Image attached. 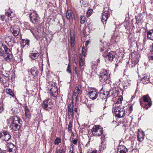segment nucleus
I'll use <instances>...</instances> for the list:
<instances>
[{
    "mask_svg": "<svg viewBox=\"0 0 153 153\" xmlns=\"http://www.w3.org/2000/svg\"><path fill=\"white\" fill-rule=\"evenodd\" d=\"M9 123H11L10 127L15 131L19 130L22 124L21 120L16 116L11 117L7 120Z\"/></svg>",
    "mask_w": 153,
    "mask_h": 153,
    "instance_id": "obj_1",
    "label": "nucleus"
},
{
    "mask_svg": "<svg viewBox=\"0 0 153 153\" xmlns=\"http://www.w3.org/2000/svg\"><path fill=\"white\" fill-rule=\"evenodd\" d=\"M91 131L94 136L99 137L103 133V130L99 125H95L91 129Z\"/></svg>",
    "mask_w": 153,
    "mask_h": 153,
    "instance_id": "obj_2",
    "label": "nucleus"
},
{
    "mask_svg": "<svg viewBox=\"0 0 153 153\" xmlns=\"http://www.w3.org/2000/svg\"><path fill=\"white\" fill-rule=\"evenodd\" d=\"M53 103L51 100H44L42 104V107L44 109L49 111L53 107Z\"/></svg>",
    "mask_w": 153,
    "mask_h": 153,
    "instance_id": "obj_3",
    "label": "nucleus"
},
{
    "mask_svg": "<svg viewBox=\"0 0 153 153\" xmlns=\"http://www.w3.org/2000/svg\"><path fill=\"white\" fill-rule=\"evenodd\" d=\"M30 21L34 24H37L39 20V17L36 11L31 13L30 15Z\"/></svg>",
    "mask_w": 153,
    "mask_h": 153,
    "instance_id": "obj_4",
    "label": "nucleus"
},
{
    "mask_svg": "<svg viewBox=\"0 0 153 153\" xmlns=\"http://www.w3.org/2000/svg\"><path fill=\"white\" fill-rule=\"evenodd\" d=\"M108 72L106 70H105L99 76V79L100 82H105L109 78Z\"/></svg>",
    "mask_w": 153,
    "mask_h": 153,
    "instance_id": "obj_5",
    "label": "nucleus"
},
{
    "mask_svg": "<svg viewBox=\"0 0 153 153\" xmlns=\"http://www.w3.org/2000/svg\"><path fill=\"white\" fill-rule=\"evenodd\" d=\"M108 72L106 70H105L99 76V79L100 82H105L109 78Z\"/></svg>",
    "mask_w": 153,
    "mask_h": 153,
    "instance_id": "obj_6",
    "label": "nucleus"
},
{
    "mask_svg": "<svg viewBox=\"0 0 153 153\" xmlns=\"http://www.w3.org/2000/svg\"><path fill=\"white\" fill-rule=\"evenodd\" d=\"M117 108L115 106V117L121 118L124 117L125 112L123 110V109L120 108V105H117Z\"/></svg>",
    "mask_w": 153,
    "mask_h": 153,
    "instance_id": "obj_7",
    "label": "nucleus"
},
{
    "mask_svg": "<svg viewBox=\"0 0 153 153\" xmlns=\"http://www.w3.org/2000/svg\"><path fill=\"white\" fill-rule=\"evenodd\" d=\"M10 30L14 36H16L19 33L20 28L18 25H14L10 27Z\"/></svg>",
    "mask_w": 153,
    "mask_h": 153,
    "instance_id": "obj_8",
    "label": "nucleus"
},
{
    "mask_svg": "<svg viewBox=\"0 0 153 153\" xmlns=\"http://www.w3.org/2000/svg\"><path fill=\"white\" fill-rule=\"evenodd\" d=\"M109 10L108 8H105L103 10L102 13V18L101 21L102 22L103 24H104V22L106 23V22L107 20L109 14H108Z\"/></svg>",
    "mask_w": 153,
    "mask_h": 153,
    "instance_id": "obj_9",
    "label": "nucleus"
},
{
    "mask_svg": "<svg viewBox=\"0 0 153 153\" xmlns=\"http://www.w3.org/2000/svg\"><path fill=\"white\" fill-rule=\"evenodd\" d=\"M1 139L5 141H7L9 140L11 137V136L9 133L5 131H4L1 133Z\"/></svg>",
    "mask_w": 153,
    "mask_h": 153,
    "instance_id": "obj_10",
    "label": "nucleus"
},
{
    "mask_svg": "<svg viewBox=\"0 0 153 153\" xmlns=\"http://www.w3.org/2000/svg\"><path fill=\"white\" fill-rule=\"evenodd\" d=\"M7 146L8 149L10 153H16L17 148L16 146L12 143H9L7 145Z\"/></svg>",
    "mask_w": 153,
    "mask_h": 153,
    "instance_id": "obj_11",
    "label": "nucleus"
},
{
    "mask_svg": "<svg viewBox=\"0 0 153 153\" xmlns=\"http://www.w3.org/2000/svg\"><path fill=\"white\" fill-rule=\"evenodd\" d=\"M88 95L91 99L94 100L96 99L98 96V93L97 91L95 89H93L92 91H90L88 92Z\"/></svg>",
    "mask_w": 153,
    "mask_h": 153,
    "instance_id": "obj_12",
    "label": "nucleus"
},
{
    "mask_svg": "<svg viewBox=\"0 0 153 153\" xmlns=\"http://www.w3.org/2000/svg\"><path fill=\"white\" fill-rule=\"evenodd\" d=\"M121 143L118 146L117 153H126L127 151V149L124 145L121 144Z\"/></svg>",
    "mask_w": 153,
    "mask_h": 153,
    "instance_id": "obj_13",
    "label": "nucleus"
},
{
    "mask_svg": "<svg viewBox=\"0 0 153 153\" xmlns=\"http://www.w3.org/2000/svg\"><path fill=\"white\" fill-rule=\"evenodd\" d=\"M104 91L106 92V94L105 93H103L101 92H100V93L99 94V97L102 99H105L106 98L107 96L110 97V94L112 95L111 91H108L104 90Z\"/></svg>",
    "mask_w": 153,
    "mask_h": 153,
    "instance_id": "obj_14",
    "label": "nucleus"
},
{
    "mask_svg": "<svg viewBox=\"0 0 153 153\" xmlns=\"http://www.w3.org/2000/svg\"><path fill=\"white\" fill-rule=\"evenodd\" d=\"M51 95L53 97H57L58 94L57 88L55 86H53L50 89Z\"/></svg>",
    "mask_w": 153,
    "mask_h": 153,
    "instance_id": "obj_15",
    "label": "nucleus"
},
{
    "mask_svg": "<svg viewBox=\"0 0 153 153\" xmlns=\"http://www.w3.org/2000/svg\"><path fill=\"white\" fill-rule=\"evenodd\" d=\"M74 31L73 30H71L70 31V40H71V47L73 48L75 45V36H74Z\"/></svg>",
    "mask_w": 153,
    "mask_h": 153,
    "instance_id": "obj_16",
    "label": "nucleus"
},
{
    "mask_svg": "<svg viewBox=\"0 0 153 153\" xmlns=\"http://www.w3.org/2000/svg\"><path fill=\"white\" fill-rule=\"evenodd\" d=\"M140 105L144 108H145L146 110H147L152 105V102L151 101L146 102H143L142 101H141Z\"/></svg>",
    "mask_w": 153,
    "mask_h": 153,
    "instance_id": "obj_17",
    "label": "nucleus"
},
{
    "mask_svg": "<svg viewBox=\"0 0 153 153\" xmlns=\"http://www.w3.org/2000/svg\"><path fill=\"white\" fill-rule=\"evenodd\" d=\"M9 78L8 77L3 76L2 78H0V80L1 81L2 83L4 85V86L7 87L9 85Z\"/></svg>",
    "mask_w": 153,
    "mask_h": 153,
    "instance_id": "obj_18",
    "label": "nucleus"
},
{
    "mask_svg": "<svg viewBox=\"0 0 153 153\" xmlns=\"http://www.w3.org/2000/svg\"><path fill=\"white\" fill-rule=\"evenodd\" d=\"M100 42H101V45L102 46L100 51H101L105 53V52L107 51L106 48L108 47V44L105 42L102 41V40H101Z\"/></svg>",
    "mask_w": 153,
    "mask_h": 153,
    "instance_id": "obj_19",
    "label": "nucleus"
},
{
    "mask_svg": "<svg viewBox=\"0 0 153 153\" xmlns=\"http://www.w3.org/2000/svg\"><path fill=\"white\" fill-rule=\"evenodd\" d=\"M66 16L67 19L72 20L74 19V15L70 10H68L66 13Z\"/></svg>",
    "mask_w": 153,
    "mask_h": 153,
    "instance_id": "obj_20",
    "label": "nucleus"
},
{
    "mask_svg": "<svg viewBox=\"0 0 153 153\" xmlns=\"http://www.w3.org/2000/svg\"><path fill=\"white\" fill-rule=\"evenodd\" d=\"M9 9L7 12H5V14L6 16L10 18L11 19H12L15 16V13L13 10H10V8Z\"/></svg>",
    "mask_w": 153,
    "mask_h": 153,
    "instance_id": "obj_21",
    "label": "nucleus"
},
{
    "mask_svg": "<svg viewBox=\"0 0 153 153\" xmlns=\"http://www.w3.org/2000/svg\"><path fill=\"white\" fill-rule=\"evenodd\" d=\"M5 60L9 62H13L14 61V59L13 57V56L11 52V53L7 54V56L5 57Z\"/></svg>",
    "mask_w": 153,
    "mask_h": 153,
    "instance_id": "obj_22",
    "label": "nucleus"
},
{
    "mask_svg": "<svg viewBox=\"0 0 153 153\" xmlns=\"http://www.w3.org/2000/svg\"><path fill=\"white\" fill-rule=\"evenodd\" d=\"M147 37L148 39L153 40V30H147Z\"/></svg>",
    "mask_w": 153,
    "mask_h": 153,
    "instance_id": "obj_23",
    "label": "nucleus"
},
{
    "mask_svg": "<svg viewBox=\"0 0 153 153\" xmlns=\"http://www.w3.org/2000/svg\"><path fill=\"white\" fill-rule=\"evenodd\" d=\"M28 73L29 74L30 73L34 76H37L38 74L37 71L36 70V68L34 67H32L30 70H29Z\"/></svg>",
    "mask_w": 153,
    "mask_h": 153,
    "instance_id": "obj_24",
    "label": "nucleus"
},
{
    "mask_svg": "<svg viewBox=\"0 0 153 153\" xmlns=\"http://www.w3.org/2000/svg\"><path fill=\"white\" fill-rule=\"evenodd\" d=\"M39 55V54L38 52H32L30 54L29 56L32 59L35 60L38 58Z\"/></svg>",
    "mask_w": 153,
    "mask_h": 153,
    "instance_id": "obj_25",
    "label": "nucleus"
},
{
    "mask_svg": "<svg viewBox=\"0 0 153 153\" xmlns=\"http://www.w3.org/2000/svg\"><path fill=\"white\" fill-rule=\"evenodd\" d=\"M115 55L116 56V58H118L119 59V62L120 60L123 58V55L122 53V51L121 52L119 50H117L115 51Z\"/></svg>",
    "mask_w": 153,
    "mask_h": 153,
    "instance_id": "obj_26",
    "label": "nucleus"
},
{
    "mask_svg": "<svg viewBox=\"0 0 153 153\" xmlns=\"http://www.w3.org/2000/svg\"><path fill=\"white\" fill-rule=\"evenodd\" d=\"M79 67H82L85 64V57L82 56H79Z\"/></svg>",
    "mask_w": 153,
    "mask_h": 153,
    "instance_id": "obj_27",
    "label": "nucleus"
},
{
    "mask_svg": "<svg viewBox=\"0 0 153 153\" xmlns=\"http://www.w3.org/2000/svg\"><path fill=\"white\" fill-rule=\"evenodd\" d=\"M149 78L148 76L146 75H145L141 79V81L142 83L144 84H146L148 83L149 82Z\"/></svg>",
    "mask_w": 153,
    "mask_h": 153,
    "instance_id": "obj_28",
    "label": "nucleus"
},
{
    "mask_svg": "<svg viewBox=\"0 0 153 153\" xmlns=\"http://www.w3.org/2000/svg\"><path fill=\"white\" fill-rule=\"evenodd\" d=\"M25 109L26 117L29 118L30 117L31 114L27 106H25Z\"/></svg>",
    "mask_w": 153,
    "mask_h": 153,
    "instance_id": "obj_29",
    "label": "nucleus"
},
{
    "mask_svg": "<svg viewBox=\"0 0 153 153\" xmlns=\"http://www.w3.org/2000/svg\"><path fill=\"white\" fill-rule=\"evenodd\" d=\"M21 44L22 48H24L26 45H27V48L29 45V41L28 40L23 39Z\"/></svg>",
    "mask_w": 153,
    "mask_h": 153,
    "instance_id": "obj_30",
    "label": "nucleus"
},
{
    "mask_svg": "<svg viewBox=\"0 0 153 153\" xmlns=\"http://www.w3.org/2000/svg\"><path fill=\"white\" fill-rule=\"evenodd\" d=\"M137 138L140 141H142L144 138L143 132H140L137 134Z\"/></svg>",
    "mask_w": 153,
    "mask_h": 153,
    "instance_id": "obj_31",
    "label": "nucleus"
},
{
    "mask_svg": "<svg viewBox=\"0 0 153 153\" xmlns=\"http://www.w3.org/2000/svg\"><path fill=\"white\" fill-rule=\"evenodd\" d=\"M2 47L3 48L6 53L9 54L11 53V51L10 49L7 47L5 45H2Z\"/></svg>",
    "mask_w": 153,
    "mask_h": 153,
    "instance_id": "obj_32",
    "label": "nucleus"
},
{
    "mask_svg": "<svg viewBox=\"0 0 153 153\" xmlns=\"http://www.w3.org/2000/svg\"><path fill=\"white\" fill-rule=\"evenodd\" d=\"M105 58L108 59L110 61H112L113 59V55L111 53H108L105 57Z\"/></svg>",
    "mask_w": 153,
    "mask_h": 153,
    "instance_id": "obj_33",
    "label": "nucleus"
},
{
    "mask_svg": "<svg viewBox=\"0 0 153 153\" xmlns=\"http://www.w3.org/2000/svg\"><path fill=\"white\" fill-rule=\"evenodd\" d=\"M66 149V146L63 145L62 148H61L60 149L57 151V153H65Z\"/></svg>",
    "mask_w": 153,
    "mask_h": 153,
    "instance_id": "obj_34",
    "label": "nucleus"
},
{
    "mask_svg": "<svg viewBox=\"0 0 153 153\" xmlns=\"http://www.w3.org/2000/svg\"><path fill=\"white\" fill-rule=\"evenodd\" d=\"M109 87V85L108 84L106 85H104V86H103L102 88L100 90V92H101L102 91L103 93H105L106 94V92L104 91V90L108 91H110L109 90H108L107 89V88Z\"/></svg>",
    "mask_w": 153,
    "mask_h": 153,
    "instance_id": "obj_35",
    "label": "nucleus"
},
{
    "mask_svg": "<svg viewBox=\"0 0 153 153\" xmlns=\"http://www.w3.org/2000/svg\"><path fill=\"white\" fill-rule=\"evenodd\" d=\"M122 98L121 96L117 98V101L115 103V105L116 107L117 108V105L118 106L120 105V106L121 104Z\"/></svg>",
    "mask_w": 153,
    "mask_h": 153,
    "instance_id": "obj_36",
    "label": "nucleus"
},
{
    "mask_svg": "<svg viewBox=\"0 0 153 153\" xmlns=\"http://www.w3.org/2000/svg\"><path fill=\"white\" fill-rule=\"evenodd\" d=\"M81 92L82 91L79 87H76L74 91V94H80Z\"/></svg>",
    "mask_w": 153,
    "mask_h": 153,
    "instance_id": "obj_37",
    "label": "nucleus"
},
{
    "mask_svg": "<svg viewBox=\"0 0 153 153\" xmlns=\"http://www.w3.org/2000/svg\"><path fill=\"white\" fill-rule=\"evenodd\" d=\"M129 84V82L126 79L123 80L122 83V84L123 85V87L124 88L128 85Z\"/></svg>",
    "mask_w": 153,
    "mask_h": 153,
    "instance_id": "obj_38",
    "label": "nucleus"
},
{
    "mask_svg": "<svg viewBox=\"0 0 153 153\" xmlns=\"http://www.w3.org/2000/svg\"><path fill=\"white\" fill-rule=\"evenodd\" d=\"M68 111L69 115L71 116L72 117H74V114L73 108H68Z\"/></svg>",
    "mask_w": 153,
    "mask_h": 153,
    "instance_id": "obj_39",
    "label": "nucleus"
},
{
    "mask_svg": "<svg viewBox=\"0 0 153 153\" xmlns=\"http://www.w3.org/2000/svg\"><path fill=\"white\" fill-rule=\"evenodd\" d=\"M6 92L8 94H9L10 96L13 97V93L12 90L10 89L7 88L6 89Z\"/></svg>",
    "mask_w": 153,
    "mask_h": 153,
    "instance_id": "obj_40",
    "label": "nucleus"
},
{
    "mask_svg": "<svg viewBox=\"0 0 153 153\" xmlns=\"http://www.w3.org/2000/svg\"><path fill=\"white\" fill-rule=\"evenodd\" d=\"M85 17L84 15H81L80 17V23L82 24H84L85 22Z\"/></svg>",
    "mask_w": 153,
    "mask_h": 153,
    "instance_id": "obj_41",
    "label": "nucleus"
},
{
    "mask_svg": "<svg viewBox=\"0 0 153 153\" xmlns=\"http://www.w3.org/2000/svg\"><path fill=\"white\" fill-rule=\"evenodd\" d=\"M149 97H148L147 95L143 96L142 98V99L143 101H142V102H146L150 101V100H149Z\"/></svg>",
    "mask_w": 153,
    "mask_h": 153,
    "instance_id": "obj_42",
    "label": "nucleus"
},
{
    "mask_svg": "<svg viewBox=\"0 0 153 153\" xmlns=\"http://www.w3.org/2000/svg\"><path fill=\"white\" fill-rule=\"evenodd\" d=\"M61 139L58 138L56 137L54 141V144L56 145H58L59 143L61 142Z\"/></svg>",
    "mask_w": 153,
    "mask_h": 153,
    "instance_id": "obj_43",
    "label": "nucleus"
},
{
    "mask_svg": "<svg viewBox=\"0 0 153 153\" xmlns=\"http://www.w3.org/2000/svg\"><path fill=\"white\" fill-rule=\"evenodd\" d=\"M149 60L150 62L153 61V52H151L149 55Z\"/></svg>",
    "mask_w": 153,
    "mask_h": 153,
    "instance_id": "obj_44",
    "label": "nucleus"
},
{
    "mask_svg": "<svg viewBox=\"0 0 153 153\" xmlns=\"http://www.w3.org/2000/svg\"><path fill=\"white\" fill-rule=\"evenodd\" d=\"M93 10L91 9H89L86 12V16H91Z\"/></svg>",
    "mask_w": 153,
    "mask_h": 153,
    "instance_id": "obj_45",
    "label": "nucleus"
},
{
    "mask_svg": "<svg viewBox=\"0 0 153 153\" xmlns=\"http://www.w3.org/2000/svg\"><path fill=\"white\" fill-rule=\"evenodd\" d=\"M72 123V122L71 120H70L69 123L68 125V130L69 131H71V130Z\"/></svg>",
    "mask_w": 153,
    "mask_h": 153,
    "instance_id": "obj_46",
    "label": "nucleus"
},
{
    "mask_svg": "<svg viewBox=\"0 0 153 153\" xmlns=\"http://www.w3.org/2000/svg\"><path fill=\"white\" fill-rule=\"evenodd\" d=\"M131 61L133 62V63H132L133 65H131V66L132 67L135 66V65H136V64L138 62V61L137 60H134V59H132Z\"/></svg>",
    "mask_w": 153,
    "mask_h": 153,
    "instance_id": "obj_47",
    "label": "nucleus"
},
{
    "mask_svg": "<svg viewBox=\"0 0 153 153\" xmlns=\"http://www.w3.org/2000/svg\"><path fill=\"white\" fill-rule=\"evenodd\" d=\"M85 51V48L83 47L82 48V56L84 57H85L86 56Z\"/></svg>",
    "mask_w": 153,
    "mask_h": 153,
    "instance_id": "obj_48",
    "label": "nucleus"
},
{
    "mask_svg": "<svg viewBox=\"0 0 153 153\" xmlns=\"http://www.w3.org/2000/svg\"><path fill=\"white\" fill-rule=\"evenodd\" d=\"M77 56L76 55H75L74 56V57L73 59V61L74 62H75V63L76 64V62L77 61Z\"/></svg>",
    "mask_w": 153,
    "mask_h": 153,
    "instance_id": "obj_49",
    "label": "nucleus"
},
{
    "mask_svg": "<svg viewBox=\"0 0 153 153\" xmlns=\"http://www.w3.org/2000/svg\"><path fill=\"white\" fill-rule=\"evenodd\" d=\"M66 71L67 72H68L69 73L71 74V69L70 68V66L69 64L68 65V68L66 70Z\"/></svg>",
    "mask_w": 153,
    "mask_h": 153,
    "instance_id": "obj_50",
    "label": "nucleus"
},
{
    "mask_svg": "<svg viewBox=\"0 0 153 153\" xmlns=\"http://www.w3.org/2000/svg\"><path fill=\"white\" fill-rule=\"evenodd\" d=\"M4 109L3 104L0 103V113H1L3 111Z\"/></svg>",
    "mask_w": 153,
    "mask_h": 153,
    "instance_id": "obj_51",
    "label": "nucleus"
},
{
    "mask_svg": "<svg viewBox=\"0 0 153 153\" xmlns=\"http://www.w3.org/2000/svg\"><path fill=\"white\" fill-rule=\"evenodd\" d=\"M73 141L72 143L73 144L77 145V140L76 139H72Z\"/></svg>",
    "mask_w": 153,
    "mask_h": 153,
    "instance_id": "obj_52",
    "label": "nucleus"
},
{
    "mask_svg": "<svg viewBox=\"0 0 153 153\" xmlns=\"http://www.w3.org/2000/svg\"><path fill=\"white\" fill-rule=\"evenodd\" d=\"M4 51L2 50L1 48H0V56H2L4 54Z\"/></svg>",
    "mask_w": 153,
    "mask_h": 153,
    "instance_id": "obj_53",
    "label": "nucleus"
},
{
    "mask_svg": "<svg viewBox=\"0 0 153 153\" xmlns=\"http://www.w3.org/2000/svg\"><path fill=\"white\" fill-rule=\"evenodd\" d=\"M105 138V137L104 135L103 136H102L101 137V143L102 144L103 143V142L104 141V139Z\"/></svg>",
    "mask_w": 153,
    "mask_h": 153,
    "instance_id": "obj_54",
    "label": "nucleus"
},
{
    "mask_svg": "<svg viewBox=\"0 0 153 153\" xmlns=\"http://www.w3.org/2000/svg\"><path fill=\"white\" fill-rule=\"evenodd\" d=\"M95 75H96V73L94 71H92L91 74V77H92V76H94Z\"/></svg>",
    "mask_w": 153,
    "mask_h": 153,
    "instance_id": "obj_55",
    "label": "nucleus"
},
{
    "mask_svg": "<svg viewBox=\"0 0 153 153\" xmlns=\"http://www.w3.org/2000/svg\"><path fill=\"white\" fill-rule=\"evenodd\" d=\"M1 19L2 21H4L5 19V16L4 15H2L1 16Z\"/></svg>",
    "mask_w": 153,
    "mask_h": 153,
    "instance_id": "obj_56",
    "label": "nucleus"
},
{
    "mask_svg": "<svg viewBox=\"0 0 153 153\" xmlns=\"http://www.w3.org/2000/svg\"><path fill=\"white\" fill-rule=\"evenodd\" d=\"M89 43V40L87 41L85 43V46H87Z\"/></svg>",
    "mask_w": 153,
    "mask_h": 153,
    "instance_id": "obj_57",
    "label": "nucleus"
},
{
    "mask_svg": "<svg viewBox=\"0 0 153 153\" xmlns=\"http://www.w3.org/2000/svg\"><path fill=\"white\" fill-rule=\"evenodd\" d=\"M74 71L75 74H77V69L76 67H75L74 68Z\"/></svg>",
    "mask_w": 153,
    "mask_h": 153,
    "instance_id": "obj_58",
    "label": "nucleus"
},
{
    "mask_svg": "<svg viewBox=\"0 0 153 153\" xmlns=\"http://www.w3.org/2000/svg\"><path fill=\"white\" fill-rule=\"evenodd\" d=\"M88 153H98L97 152V151L96 150H94L93 151H92L91 152H88Z\"/></svg>",
    "mask_w": 153,
    "mask_h": 153,
    "instance_id": "obj_59",
    "label": "nucleus"
},
{
    "mask_svg": "<svg viewBox=\"0 0 153 153\" xmlns=\"http://www.w3.org/2000/svg\"><path fill=\"white\" fill-rule=\"evenodd\" d=\"M135 93L134 94L133 96H132L131 97V101H132L133 100V98H134L135 97Z\"/></svg>",
    "mask_w": 153,
    "mask_h": 153,
    "instance_id": "obj_60",
    "label": "nucleus"
},
{
    "mask_svg": "<svg viewBox=\"0 0 153 153\" xmlns=\"http://www.w3.org/2000/svg\"><path fill=\"white\" fill-rule=\"evenodd\" d=\"M112 112L114 114V112H115V108H114V107H113V108H112Z\"/></svg>",
    "mask_w": 153,
    "mask_h": 153,
    "instance_id": "obj_61",
    "label": "nucleus"
},
{
    "mask_svg": "<svg viewBox=\"0 0 153 153\" xmlns=\"http://www.w3.org/2000/svg\"><path fill=\"white\" fill-rule=\"evenodd\" d=\"M97 65L98 64V63L100 62L99 59H98L97 60Z\"/></svg>",
    "mask_w": 153,
    "mask_h": 153,
    "instance_id": "obj_62",
    "label": "nucleus"
},
{
    "mask_svg": "<svg viewBox=\"0 0 153 153\" xmlns=\"http://www.w3.org/2000/svg\"><path fill=\"white\" fill-rule=\"evenodd\" d=\"M69 153H74V152L70 150L69 151Z\"/></svg>",
    "mask_w": 153,
    "mask_h": 153,
    "instance_id": "obj_63",
    "label": "nucleus"
},
{
    "mask_svg": "<svg viewBox=\"0 0 153 153\" xmlns=\"http://www.w3.org/2000/svg\"><path fill=\"white\" fill-rule=\"evenodd\" d=\"M151 3L152 6L153 7V0H151Z\"/></svg>",
    "mask_w": 153,
    "mask_h": 153,
    "instance_id": "obj_64",
    "label": "nucleus"
}]
</instances>
